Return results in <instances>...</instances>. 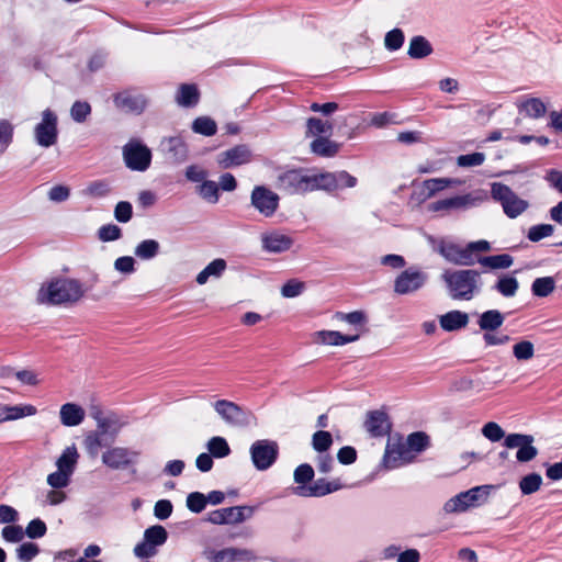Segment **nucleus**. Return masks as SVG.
<instances>
[{
	"mask_svg": "<svg viewBox=\"0 0 562 562\" xmlns=\"http://www.w3.org/2000/svg\"><path fill=\"white\" fill-rule=\"evenodd\" d=\"M519 289V282L514 274L503 273L496 282L491 286V290L497 292L506 299L514 297Z\"/></svg>",
	"mask_w": 562,
	"mask_h": 562,
	"instance_id": "nucleus-28",
	"label": "nucleus"
},
{
	"mask_svg": "<svg viewBox=\"0 0 562 562\" xmlns=\"http://www.w3.org/2000/svg\"><path fill=\"white\" fill-rule=\"evenodd\" d=\"M198 194L209 203L215 204L220 200V188L218 184L213 180L205 179L196 188Z\"/></svg>",
	"mask_w": 562,
	"mask_h": 562,
	"instance_id": "nucleus-43",
	"label": "nucleus"
},
{
	"mask_svg": "<svg viewBox=\"0 0 562 562\" xmlns=\"http://www.w3.org/2000/svg\"><path fill=\"white\" fill-rule=\"evenodd\" d=\"M103 435L102 432L95 430L89 431L85 439H83V446L87 450V453L91 458H95L99 454V451L102 447H105L106 443L103 441Z\"/></svg>",
	"mask_w": 562,
	"mask_h": 562,
	"instance_id": "nucleus-41",
	"label": "nucleus"
},
{
	"mask_svg": "<svg viewBox=\"0 0 562 562\" xmlns=\"http://www.w3.org/2000/svg\"><path fill=\"white\" fill-rule=\"evenodd\" d=\"M336 319L345 322L352 326H363L368 318L363 311H353L350 313L337 312L335 315Z\"/></svg>",
	"mask_w": 562,
	"mask_h": 562,
	"instance_id": "nucleus-54",
	"label": "nucleus"
},
{
	"mask_svg": "<svg viewBox=\"0 0 562 562\" xmlns=\"http://www.w3.org/2000/svg\"><path fill=\"white\" fill-rule=\"evenodd\" d=\"M318 341L328 346H344L355 342L359 335H345L337 330H321L316 333Z\"/></svg>",
	"mask_w": 562,
	"mask_h": 562,
	"instance_id": "nucleus-30",
	"label": "nucleus"
},
{
	"mask_svg": "<svg viewBox=\"0 0 562 562\" xmlns=\"http://www.w3.org/2000/svg\"><path fill=\"white\" fill-rule=\"evenodd\" d=\"M342 488L339 480L327 481L324 477L313 481L308 486H295L292 493L300 497H323Z\"/></svg>",
	"mask_w": 562,
	"mask_h": 562,
	"instance_id": "nucleus-19",
	"label": "nucleus"
},
{
	"mask_svg": "<svg viewBox=\"0 0 562 562\" xmlns=\"http://www.w3.org/2000/svg\"><path fill=\"white\" fill-rule=\"evenodd\" d=\"M310 147L314 155L326 158L334 157L339 150V145L329 137H316Z\"/></svg>",
	"mask_w": 562,
	"mask_h": 562,
	"instance_id": "nucleus-32",
	"label": "nucleus"
},
{
	"mask_svg": "<svg viewBox=\"0 0 562 562\" xmlns=\"http://www.w3.org/2000/svg\"><path fill=\"white\" fill-rule=\"evenodd\" d=\"M201 93L195 83H181L175 95L176 103L184 109H192L200 102Z\"/></svg>",
	"mask_w": 562,
	"mask_h": 562,
	"instance_id": "nucleus-23",
	"label": "nucleus"
},
{
	"mask_svg": "<svg viewBox=\"0 0 562 562\" xmlns=\"http://www.w3.org/2000/svg\"><path fill=\"white\" fill-rule=\"evenodd\" d=\"M36 143L45 148L56 144L58 137L57 115L46 109L42 113L41 122L34 128Z\"/></svg>",
	"mask_w": 562,
	"mask_h": 562,
	"instance_id": "nucleus-13",
	"label": "nucleus"
},
{
	"mask_svg": "<svg viewBox=\"0 0 562 562\" xmlns=\"http://www.w3.org/2000/svg\"><path fill=\"white\" fill-rule=\"evenodd\" d=\"M59 416L64 426L75 427L83 422L86 413L80 405L75 403H66L61 405Z\"/></svg>",
	"mask_w": 562,
	"mask_h": 562,
	"instance_id": "nucleus-27",
	"label": "nucleus"
},
{
	"mask_svg": "<svg viewBox=\"0 0 562 562\" xmlns=\"http://www.w3.org/2000/svg\"><path fill=\"white\" fill-rule=\"evenodd\" d=\"M254 512L251 506L225 507L210 512L205 520L213 525H235L250 518Z\"/></svg>",
	"mask_w": 562,
	"mask_h": 562,
	"instance_id": "nucleus-11",
	"label": "nucleus"
},
{
	"mask_svg": "<svg viewBox=\"0 0 562 562\" xmlns=\"http://www.w3.org/2000/svg\"><path fill=\"white\" fill-rule=\"evenodd\" d=\"M91 105L87 101L77 100L70 108V117L76 123H83L91 114Z\"/></svg>",
	"mask_w": 562,
	"mask_h": 562,
	"instance_id": "nucleus-49",
	"label": "nucleus"
},
{
	"mask_svg": "<svg viewBox=\"0 0 562 562\" xmlns=\"http://www.w3.org/2000/svg\"><path fill=\"white\" fill-rule=\"evenodd\" d=\"M442 280L452 300L470 301L481 292V273L474 269L447 270Z\"/></svg>",
	"mask_w": 562,
	"mask_h": 562,
	"instance_id": "nucleus-2",
	"label": "nucleus"
},
{
	"mask_svg": "<svg viewBox=\"0 0 562 562\" xmlns=\"http://www.w3.org/2000/svg\"><path fill=\"white\" fill-rule=\"evenodd\" d=\"M187 507L194 514L202 513L206 507L205 494L192 492L187 496Z\"/></svg>",
	"mask_w": 562,
	"mask_h": 562,
	"instance_id": "nucleus-57",
	"label": "nucleus"
},
{
	"mask_svg": "<svg viewBox=\"0 0 562 562\" xmlns=\"http://www.w3.org/2000/svg\"><path fill=\"white\" fill-rule=\"evenodd\" d=\"M213 407L226 424L247 426L250 422L251 414L234 402L218 400Z\"/></svg>",
	"mask_w": 562,
	"mask_h": 562,
	"instance_id": "nucleus-14",
	"label": "nucleus"
},
{
	"mask_svg": "<svg viewBox=\"0 0 562 562\" xmlns=\"http://www.w3.org/2000/svg\"><path fill=\"white\" fill-rule=\"evenodd\" d=\"M434 52L431 43L423 35L413 36L409 41L407 55L412 59H423Z\"/></svg>",
	"mask_w": 562,
	"mask_h": 562,
	"instance_id": "nucleus-31",
	"label": "nucleus"
},
{
	"mask_svg": "<svg viewBox=\"0 0 562 562\" xmlns=\"http://www.w3.org/2000/svg\"><path fill=\"white\" fill-rule=\"evenodd\" d=\"M79 454L75 445L67 447L56 461V467L71 474L75 471Z\"/></svg>",
	"mask_w": 562,
	"mask_h": 562,
	"instance_id": "nucleus-37",
	"label": "nucleus"
},
{
	"mask_svg": "<svg viewBox=\"0 0 562 562\" xmlns=\"http://www.w3.org/2000/svg\"><path fill=\"white\" fill-rule=\"evenodd\" d=\"M333 445V436L329 431L326 430H317L314 432L312 437V447L313 449L319 452H328Z\"/></svg>",
	"mask_w": 562,
	"mask_h": 562,
	"instance_id": "nucleus-46",
	"label": "nucleus"
},
{
	"mask_svg": "<svg viewBox=\"0 0 562 562\" xmlns=\"http://www.w3.org/2000/svg\"><path fill=\"white\" fill-rule=\"evenodd\" d=\"M439 324L445 331H457L469 324V315L465 312L453 310L440 315Z\"/></svg>",
	"mask_w": 562,
	"mask_h": 562,
	"instance_id": "nucleus-25",
	"label": "nucleus"
},
{
	"mask_svg": "<svg viewBox=\"0 0 562 562\" xmlns=\"http://www.w3.org/2000/svg\"><path fill=\"white\" fill-rule=\"evenodd\" d=\"M252 159V151L247 144H238L221 151L216 156V162L222 169L236 168L247 165Z\"/></svg>",
	"mask_w": 562,
	"mask_h": 562,
	"instance_id": "nucleus-15",
	"label": "nucleus"
},
{
	"mask_svg": "<svg viewBox=\"0 0 562 562\" xmlns=\"http://www.w3.org/2000/svg\"><path fill=\"white\" fill-rule=\"evenodd\" d=\"M430 446V438L424 431H414L406 438L405 445H398L396 449L389 450L386 447L383 457V465L386 469L393 470L403 464L412 463L415 459V453H422Z\"/></svg>",
	"mask_w": 562,
	"mask_h": 562,
	"instance_id": "nucleus-3",
	"label": "nucleus"
},
{
	"mask_svg": "<svg viewBox=\"0 0 562 562\" xmlns=\"http://www.w3.org/2000/svg\"><path fill=\"white\" fill-rule=\"evenodd\" d=\"M280 196L266 186H256L250 194V204L265 217H271L279 209Z\"/></svg>",
	"mask_w": 562,
	"mask_h": 562,
	"instance_id": "nucleus-12",
	"label": "nucleus"
},
{
	"mask_svg": "<svg viewBox=\"0 0 562 562\" xmlns=\"http://www.w3.org/2000/svg\"><path fill=\"white\" fill-rule=\"evenodd\" d=\"M553 232L554 226L551 224H537L528 229L527 238L532 243H538L541 239L551 236Z\"/></svg>",
	"mask_w": 562,
	"mask_h": 562,
	"instance_id": "nucleus-51",
	"label": "nucleus"
},
{
	"mask_svg": "<svg viewBox=\"0 0 562 562\" xmlns=\"http://www.w3.org/2000/svg\"><path fill=\"white\" fill-rule=\"evenodd\" d=\"M491 487L490 485H480L462 492V497L469 504V508L484 504L488 498Z\"/></svg>",
	"mask_w": 562,
	"mask_h": 562,
	"instance_id": "nucleus-34",
	"label": "nucleus"
},
{
	"mask_svg": "<svg viewBox=\"0 0 562 562\" xmlns=\"http://www.w3.org/2000/svg\"><path fill=\"white\" fill-rule=\"evenodd\" d=\"M505 315L498 310H487L479 315L477 325L484 333L497 330L504 324Z\"/></svg>",
	"mask_w": 562,
	"mask_h": 562,
	"instance_id": "nucleus-29",
	"label": "nucleus"
},
{
	"mask_svg": "<svg viewBox=\"0 0 562 562\" xmlns=\"http://www.w3.org/2000/svg\"><path fill=\"white\" fill-rule=\"evenodd\" d=\"M487 193L482 190L471 191L464 194L453 195L437 200L428 204L429 212H441L442 214L462 213L480 206L487 201Z\"/></svg>",
	"mask_w": 562,
	"mask_h": 562,
	"instance_id": "nucleus-4",
	"label": "nucleus"
},
{
	"mask_svg": "<svg viewBox=\"0 0 562 562\" xmlns=\"http://www.w3.org/2000/svg\"><path fill=\"white\" fill-rule=\"evenodd\" d=\"M191 130L199 135L211 137L217 133V124L211 116H198L191 124Z\"/></svg>",
	"mask_w": 562,
	"mask_h": 562,
	"instance_id": "nucleus-38",
	"label": "nucleus"
},
{
	"mask_svg": "<svg viewBox=\"0 0 562 562\" xmlns=\"http://www.w3.org/2000/svg\"><path fill=\"white\" fill-rule=\"evenodd\" d=\"M227 267L224 259L217 258L211 261L202 271L196 276L195 281L198 284H205L210 277L218 278L223 274Z\"/></svg>",
	"mask_w": 562,
	"mask_h": 562,
	"instance_id": "nucleus-36",
	"label": "nucleus"
},
{
	"mask_svg": "<svg viewBox=\"0 0 562 562\" xmlns=\"http://www.w3.org/2000/svg\"><path fill=\"white\" fill-rule=\"evenodd\" d=\"M477 262L492 270L508 269L514 262V258L508 254L477 257Z\"/></svg>",
	"mask_w": 562,
	"mask_h": 562,
	"instance_id": "nucleus-35",
	"label": "nucleus"
},
{
	"mask_svg": "<svg viewBox=\"0 0 562 562\" xmlns=\"http://www.w3.org/2000/svg\"><path fill=\"white\" fill-rule=\"evenodd\" d=\"M122 424L115 416H106L102 420H99V425L97 426V430L102 432L105 436H110L113 440L122 428Z\"/></svg>",
	"mask_w": 562,
	"mask_h": 562,
	"instance_id": "nucleus-45",
	"label": "nucleus"
},
{
	"mask_svg": "<svg viewBox=\"0 0 562 562\" xmlns=\"http://www.w3.org/2000/svg\"><path fill=\"white\" fill-rule=\"evenodd\" d=\"M491 196L502 205L505 215L509 218L518 217L529 207L528 201L520 199L510 187L502 182L491 184Z\"/></svg>",
	"mask_w": 562,
	"mask_h": 562,
	"instance_id": "nucleus-6",
	"label": "nucleus"
},
{
	"mask_svg": "<svg viewBox=\"0 0 562 562\" xmlns=\"http://www.w3.org/2000/svg\"><path fill=\"white\" fill-rule=\"evenodd\" d=\"M321 190L331 192L345 188H355L358 183L356 177L346 170L334 172H319Z\"/></svg>",
	"mask_w": 562,
	"mask_h": 562,
	"instance_id": "nucleus-21",
	"label": "nucleus"
},
{
	"mask_svg": "<svg viewBox=\"0 0 562 562\" xmlns=\"http://www.w3.org/2000/svg\"><path fill=\"white\" fill-rule=\"evenodd\" d=\"M404 42V32L398 27L389 31L384 37V46L389 52L398 50L400 48H402Z\"/></svg>",
	"mask_w": 562,
	"mask_h": 562,
	"instance_id": "nucleus-48",
	"label": "nucleus"
},
{
	"mask_svg": "<svg viewBox=\"0 0 562 562\" xmlns=\"http://www.w3.org/2000/svg\"><path fill=\"white\" fill-rule=\"evenodd\" d=\"M139 452L124 447L109 448L102 454V462L112 470H125L135 464Z\"/></svg>",
	"mask_w": 562,
	"mask_h": 562,
	"instance_id": "nucleus-16",
	"label": "nucleus"
},
{
	"mask_svg": "<svg viewBox=\"0 0 562 562\" xmlns=\"http://www.w3.org/2000/svg\"><path fill=\"white\" fill-rule=\"evenodd\" d=\"M314 475V469L308 463L300 464L293 473L294 482L297 484L296 486H308L311 482H313Z\"/></svg>",
	"mask_w": 562,
	"mask_h": 562,
	"instance_id": "nucleus-47",
	"label": "nucleus"
},
{
	"mask_svg": "<svg viewBox=\"0 0 562 562\" xmlns=\"http://www.w3.org/2000/svg\"><path fill=\"white\" fill-rule=\"evenodd\" d=\"M122 236V229L115 224L102 225L98 231V237L102 241H114Z\"/></svg>",
	"mask_w": 562,
	"mask_h": 562,
	"instance_id": "nucleus-60",
	"label": "nucleus"
},
{
	"mask_svg": "<svg viewBox=\"0 0 562 562\" xmlns=\"http://www.w3.org/2000/svg\"><path fill=\"white\" fill-rule=\"evenodd\" d=\"M85 294L82 284L77 279H56L42 285L37 302L46 305H60L79 301Z\"/></svg>",
	"mask_w": 562,
	"mask_h": 562,
	"instance_id": "nucleus-1",
	"label": "nucleus"
},
{
	"mask_svg": "<svg viewBox=\"0 0 562 562\" xmlns=\"http://www.w3.org/2000/svg\"><path fill=\"white\" fill-rule=\"evenodd\" d=\"M151 151L139 139H131L123 146V159L133 171H146L151 164Z\"/></svg>",
	"mask_w": 562,
	"mask_h": 562,
	"instance_id": "nucleus-9",
	"label": "nucleus"
},
{
	"mask_svg": "<svg viewBox=\"0 0 562 562\" xmlns=\"http://www.w3.org/2000/svg\"><path fill=\"white\" fill-rule=\"evenodd\" d=\"M533 437H528V442H524L516 452V459L518 462L526 463L533 460L538 454V449L532 446Z\"/></svg>",
	"mask_w": 562,
	"mask_h": 562,
	"instance_id": "nucleus-53",
	"label": "nucleus"
},
{
	"mask_svg": "<svg viewBox=\"0 0 562 562\" xmlns=\"http://www.w3.org/2000/svg\"><path fill=\"white\" fill-rule=\"evenodd\" d=\"M280 187L290 194H303L321 190L319 172L291 169L279 176Z\"/></svg>",
	"mask_w": 562,
	"mask_h": 562,
	"instance_id": "nucleus-5",
	"label": "nucleus"
},
{
	"mask_svg": "<svg viewBox=\"0 0 562 562\" xmlns=\"http://www.w3.org/2000/svg\"><path fill=\"white\" fill-rule=\"evenodd\" d=\"M428 281V274L417 267L403 270L394 280L393 290L398 295H407L419 291Z\"/></svg>",
	"mask_w": 562,
	"mask_h": 562,
	"instance_id": "nucleus-10",
	"label": "nucleus"
},
{
	"mask_svg": "<svg viewBox=\"0 0 562 562\" xmlns=\"http://www.w3.org/2000/svg\"><path fill=\"white\" fill-rule=\"evenodd\" d=\"M167 540V529L161 525H153L145 529L143 540L134 547L133 553L138 559H150L158 553V548Z\"/></svg>",
	"mask_w": 562,
	"mask_h": 562,
	"instance_id": "nucleus-7",
	"label": "nucleus"
},
{
	"mask_svg": "<svg viewBox=\"0 0 562 562\" xmlns=\"http://www.w3.org/2000/svg\"><path fill=\"white\" fill-rule=\"evenodd\" d=\"M161 151L175 165L183 164L189 158V147L181 136H169L160 142Z\"/></svg>",
	"mask_w": 562,
	"mask_h": 562,
	"instance_id": "nucleus-20",
	"label": "nucleus"
},
{
	"mask_svg": "<svg viewBox=\"0 0 562 562\" xmlns=\"http://www.w3.org/2000/svg\"><path fill=\"white\" fill-rule=\"evenodd\" d=\"M113 103L120 111L139 115L147 106V99L142 93L124 90L113 94Z\"/></svg>",
	"mask_w": 562,
	"mask_h": 562,
	"instance_id": "nucleus-18",
	"label": "nucleus"
},
{
	"mask_svg": "<svg viewBox=\"0 0 562 562\" xmlns=\"http://www.w3.org/2000/svg\"><path fill=\"white\" fill-rule=\"evenodd\" d=\"M47 526L41 518L32 519L25 530L24 535H26L30 539H38L46 535Z\"/></svg>",
	"mask_w": 562,
	"mask_h": 562,
	"instance_id": "nucleus-59",
	"label": "nucleus"
},
{
	"mask_svg": "<svg viewBox=\"0 0 562 562\" xmlns=\"http://www.w3.org/2000/svg\"><path fill=\"white\" fill-rule=\"evenodd\" d=\"M555 288V281L552 277L537 278L531 283V293L537 297H547Z\"/></svg>",
	"mask_w": 562,
	"mask_h": 562,
	"instance_id": "nucleus-42",
	"label": "nucleus"
},
{
	"mask_svg": "<svg viewBox=\"0 0 562 562\" xmlns=\"http://www.w3.org/2000/svg\"><path fill=\"white\" fill-rule=\"evenodd\" d=\"M262 249L269 254H282L291 249L294 240L279 231L266 232L261 235Z\"/></svg>",
	"mask_w": 562,
	"mask_h": 562,
	"instance_id": "nucleus-22",
	"label": "nucleus"
},
{
	"mask_svg": "<svg viewBox=\"0 0 562 562\" xmlns=\"http://www.w3.org/2000/svg\"><path fill=\"white\" fill-rule=\"evenodd\" d=\"M305 288L306 285L303 281L290 279L282 285L281 295L286 299L297 297L304 292Z\"/></svg>",
	"mask_w": 562,
	"mask_h": 562,
	"instance_id": "nucleus-52",
	"label": "nucleus"
},
{
	"mask_svg": "<svg viewBox=\"0 0 562 562\" xmlns=\"http://www.w3.org/2000/svg\"><path fill=\"white\" fill-rule=\"evenodd\" d=\"M40 553V547L34 542H23L15 549L20 562H31Z\"/></svg>",
	"mask_w": 562,
	"mask_h": 562,
	"instance_id": "nucleus-50",
	"label": "nucleus"
},
{
	"mask_svg": "<svg viewBox=\"0 0 562 562\" xmlns=\"http://www.w3.org/2000/svg\"><path fill=\"white\" fill-rule=\"evenodd\" d=\"M252 465L258 471L270 469L278 460L279 445L274 440L259 439L249 448Z\"/></svg>",
	"mask_w": 562,
	"mask_h": 562,
	"instance_id": "nucleus-8",
	"label": "nucleus"
},
{
	"mask_svg": "<svg viewBox=\"0 0 562 562\" xmlns=\"http://www.w3.org/2000/svg\"><path fill=\"white\" fill-rule=\"evenodd\" d=\"M333 134V124L318 117H308L306 121V137H329Z\"/></svg>",
	"mask_w": 562,
	"mask_h": 562,
	"instance_id": "nucleus-33",
	"label": "nucleus"
},
{
	"mask_svg": "<svg viewBox=\"0 0 562 562\" xmlns=\"http://www.w3.org/2000/svg\"><path fill=\"white\" fill-rule=\"evenodd\" d=\"M7 411L8 414L10 415V420H16L23 417L33 416L37 412L36 407L31 404L8 405Z\"/></svg>",
	"mask_w": 562,
	"mask_h": 562,
	"instance_id": "nucleus-58",
	"label": "nucleus"
},
{
	"mask_svg": "<svg viewBox=\"0 0 562 562\" xmlns=\"http://www.w3.org/2000/svg\"><path fill=\"white\" fill-rule=\"evenodd\" d=\"M1 536L4 541L16 543L22 541L25 535L20 525H9L2 528Z\"/></svg>",
	"mask_w": 562,
	"mask_h": 562,
	"instance_id": "nucleus-61",
	"label": "nucleus"
},
{
	"mask_svg": "<svg viewBox=\"0 0 562 562\" xmlns=\"http://www.w3.org/2000/svg\"><path fill=\"white\" fill-rule=\"evenodd\" d=\"M363 427L371 438H383L392 430V422L384 409H374L367 413Z\"/></svg>",
	"mask_w": 562,
	"mask_h": 562,
	"instance_id": "nucleus-17",
	"label": "nucleus"
},
{
	"mask_svg": "<svg viewBox=\"0 0 562 562\" xmlns=\"http://www.w3.org/2000/svg\"><path fill=\"white\" fill-rule=\"evenodd\" d=\"M114 217L120 223H127L133 217V206L128 201H120L114 209Z\"/></svg>",
	"mask_w": 562,
	"mask_h": 562,
	"instance_id": "nucleus-64",
	"label": "nucleus"
},
{
	"mask_svg": "<svg viewBox=\"0 0 562 562\" xmlns=\"http://www.w3.org/2000/svg\"><path fill=\"white\" fill-rule=\"evenodd\" d=\"M541 484V475L539 473L532 472L520 479L519 488L522 495H531L540 488Z\"/></svg>",
	"mask_w": 562,
	"mask_h": 562,
	"instance_id": "nucleus-44",
	"label": "nucleus"
},
{
	"mask_svg": "<svg viewBox=\"0 0 562 562\" xmlns=\"http://www.w3.org/2000/svg\"><path fill=\"white\" fill-rule=\"evenodd\" d=\"M513 353L517 360H529L535 355V346L529 340H521L514 345Z\"/></svg>",
	"mask_w": 562,
	"mask_h": 562,
	"instance_id": "nucleus-56",
	"label": "nucleus"
},
{
	"mask_svg": "<svg viewBox=\"0 0 562 562\" xmlns=\"http://www.w3.org/2000/svg\"><path fill=\"white\" fill-rule=\"evenodd\" d=\"M70 476L71 474L67 473L66 471L57 469V471L48 474L47 483L53 488H64L69 484Z\"/></svg>",
	"mask_w": 562,
	"mask_h": 562,
	"instance_id": "nucleus-63",
	"label": "nucleus"
},
{
	"mask_svg": "<svg viewBox=\"0 0 562 562\" xmlns=\"http://www.w3.org/2000/svg\"><path fill=\"white\" fill-rule=\"evenodd\" d=\"M482 435L492 442H498L504 438L505 431L497 423L488 422L483 426Z\"/></svg>",
	"mask_w": 562,
	"mask_h": 562,
	"instance_id": "nucleus-62",
	"label": "nucleus"
},
{
	"mask_svg": "<svg viewBox=\"0 0 562 562\" xmlns=\"http://www.w3.org/2000/svg\"><path fill=\"white\" fill-rule=\"evenodd\" d=\"M206 448L209 450V453L216 459H223L231 454L232 450L227 442V440L224 437L221 436H214L212 437L207 443Z\"/></svg>",
	"mask_w": 562,
	"mask_h": 562,
	"instance_id": "nucleus-40",
	"label": "nucleus"
},
{
	"mask_svg": "<svg viewBox=\"0 0 562 562\" xmlns=\"http://www.w3.org/2000/svg\"><path fill=\"white\" fill-rule=\"evenodd\" d=\"M460 184V181L452 178H431L427 179L422 184V191L420 195L423 196V200H427L432 198L436 193L450 188Z\"/></svg>",
	"mask_w": 562,
	"mask_h": 562,
	"instance_id": "nucleus-26",
	"label": "nucleus"
},
{
	"mask_svg": "<svg viewBox=\"0 0 562 562\" xmlns=\"http://www.w3.org/2000/svg\"><path fill=\"white\" fill-rule=\"evenodd\" d=\"M159 249L156 239H144L135 247L134 255L142 260H151L159 254Z\"/></svg>",
	"mask_w": 562,
	"mask_h": 562,
	"instance_id": "nucleus-39",
	"label": "nucleus"
},
{
	"mask_svg": "<svg viewBox=\"0 0 562 562\" xmlns=\"http://www.w3.org/2000/svg\"><path fill=\"white\" fill-rule=\"evenodd\" d=\"M521 108L528 116L533 119H539L543 116L546 113V105L538 98L528 99L526 102L522 103Z\"/></svg>",
	"mask_w": 562,
	"mask_h": 562,
	"instance_id": "nucleus-55",
	"label": "nucleus"
},
{
	"mask_svg": "<svg viewBox=\"0 0 562 562\" xmlns=\"http://www.w3.org/2000/svg\"><path fill=\"white\" fill-rule=\"evenodd\" d=\"M256 559L255 553L248 549L226 548L214 554V562H251Z\"/></svg>",
	"mask_w": 562,
	"mask_h": 562,
	"instance_id": "nucleus-24",
	"label": "nucleus"
}]
</instances>
